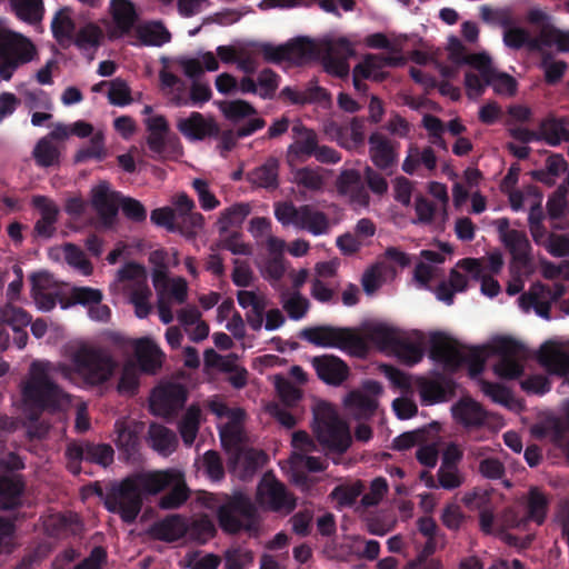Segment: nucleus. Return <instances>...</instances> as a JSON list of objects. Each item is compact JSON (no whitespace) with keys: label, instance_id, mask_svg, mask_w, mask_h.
<instances>
[{"label":"nucleus","instance_id":"nucleus-1","mask_svg":"<svg viewBox=\"0 0 569 569\" xmlns=\"http://www.w3.org/2000/svg\"><path fill=\"white\" fill-rule=\"evenodd\" d=\"M166 489L170 490L158 502L162 510L177 509L189 498L183 473L179 470L134 472L111 490L107 497L106 509L119 515L123 522L132 523L142 509L143 496H154Z\"/></svg>","mask_w":569,"mask_h":569},{"label":"nucleus","instance_id":"nucleus-2","mask_svg":"<svg viewBox=\"0 0 569 569\" xmlns=\"http://www.w3.org/2000/svg\"><path fill=\"white\" fill-rule=\"evenodd\" d=\"M430 356L442 362L445 368L451 372H456L461 366L467 365L469 376L476 378L483 372L489 353L487 347L463 346L442 332H436L430 338Z\"/></svg>","mask_w":569,"mask_h":569},{"label":"nucleus","instance_id":"nucleus-3","mask_svg":"<svg viewBox=\"0 0 569 569\" xmlns=\"http://www.w3.org/2000/svg\"><path fill=\"white\" fill-rule=\"evenodd\" d=\"M313 431L322 447L339 455L349 449L351 445L349 427L330 403L318 405L313 412Z\"/></svg>","mask_w":569,"mask_h":569},{"label":"nucleus","instance_id":"nucleus-4","mask_svg":"<svg viewBox=\"0 0 569 569\" xmlns=\"http://www.w3.org/2000/svg\"><path fill=\"white\" fill-rule=\"evenodd\" d=\"M299 338L321 348H336L355 355H363L368 350L365 338L350 327L320 325L306 327Z\"/></svg>","mask_w":569,"mask_h":569},{"label":"nucleus","instance_id":"nucleus-5","mask_svg":"<svg viewBox=\"0 0 569 569\" xmlns=\"http://www.w3.org/2000/svg\"><path fill=\"white\" fill-rule=\"evenodd\" d=\"M24 401L37 409H56L64 398L60 387L51 380L47 366L34 361L30 367V378L22 387Z\"/></svg>","mask_w":569,"mask_h":569},{"label":"nucleus","instance_id":"nucleus-6","mask_svg":"<svg viewBox=\"0 0 569 569\" xmlns=\"http://www.w3.org/2000/svg\"><path fill=\"white\" fill-rule=\"evenodd\" d=\"M72 363L74 371L90 386L107 382L117 367V362L107 350L91 347L78 349L72 357Z\"/></svg>","mask_w":569,"mask_h":569},{"label":"nucleus","instance_id":"nucleus-7","mask_svg":"<svg viewBox=\"0 0 569 569\" xmlns=\"http://www.w3.org/2000/svg\"><path fill=\"white\" fill-rule=\"evenodd\" d=\"M257 510L250 498L236 493L217 510L220 528L230 535L253 529Z\"/></svg>","mask_w":569,"mask_h":569},{"label":"nucleus","instance_id":"nucleus-8","mask_svg":"<svg viewBox=\"0 0 569 569\" xmlns=\"http://www.w3.org/2000/svg\"><path fill=\"white\" fill-rule=\"evenodd\" d=\"M36 47L21 36L0 28V77L9 81L14 70L33 59Z\"/></svg>","mask_w":569,"mask_h":569},{"label":"nucleus","instance_id":"nucleus-9","mask_svg":"<svg viewBox=\"0 0 569 569\" xmlns=\"http://www.w3.org/2000/svg\"><path fill=\"white\" fill-rule=\"evenodd\" d=\"M64 457L67 469L73 476H79L82 472V461L96 463L102 468L109 467L113 462L114 450L109 443L73 440L67 445Z\"/></svg>","mask_w":569,"mask_h":569},{"label":"nucleus","instance_id":"nucleus-10","mask_svg":"<svg viewBox=\"0 0 569 569\" xmlns=\"http://www.w3.org/2000/svg\"><path fill=\"white\" fill-rule=\"evenodd\" d=\"M491 351L500 356L493 366V371L498 377L513 380L523 375L525 367L521 360L527 358V349L523 343L511 337H500L495 341Z\"/></svg>","mask_w":569,"mask_h":569},{"label":"nucleus","instance_id":"nucleus-11","mask_svg":"<svg viewBox=\"0 0 569 569\" xmlns=\"http://www.w3.org/2000/svg\"><path fill=\"white\" fill-rule=\"evenodd\" d=\"M24 465L16 453L0 459V499L3 509H14L21 505L24 482L18 470Z\"/></svg>","mask_w":569,"mask_h":569},{"label":"nucleus","instance_id":"nucleus-12","mask_svg":"<svg viewBox=\"0 0 569 569\" xmlns=\"http://www.w3.org/2000/svg\"><path fill=\"white\" fill-rule=\"evenodd\" d=\"M257 501L260 506L276 512L290 513L297 506L295 497L272 473H266L259 482Z\"/></svg>","mask_w":569,"mask_h":569},{"label":"nucleus","instance_id":"nucleus-13","mask_svg":"<svg viewBox=\"0 0 569 569\" xmlns=\"http://www.w3.org/2000/svg\"><path fill=\"white\" fill-rule=\"evenodd\" d=\"M188 399V391L180 383H167L156 388L150 397V410L153 415L169 418L181 410Z\"/></svg>","mask_w":569,"mask_h":569},{"label":"nucleus","instance_id":"nucleus-14","mask_svg":"<svg viewBox=\"0 0 569 569\" xmlns=\"http://www.w3.org/2000/svg\"><path fill=\"white\" fill-rule=\"evenodd\" d=\"M172 204L178 231L186 237H194L204 226L203 216L194 211V201L186 192H180L173 197Z\"/></svg>","mask_w":569,"mask_h":569},{"label":"nucleus","instance_id":"nucleus-15","mask_svg":"<svg viewBox=\"0 0 569 569\" xmlns=\"http://www.w3.org/2000/svg\"><path fill=\"white\" fill-rule=\"evenodd\" d=\"M312 367L320 380L331 386H340L349 376L348 365L333 355L313 357Z\"/></svg>","mask_w":569,"mask_h":569},{"label":"nucleus","instance_id":"nucleus-16","mask_svg":"<svg viewBox=\"0 0 569 569\" xmlns=\"http://www.w3.org/2000/svg\"><path fill=\"white\" fill-rule=\"evenodd\" d=\"M336 188L340 196L349 198L350 203L361 207L369 204L370 197L358 170H342L337 178Z\"/></svg>","mask_w":569,"mask_h":569},{"label":"nucleus","instance_id":"nucleus-17","mask_svg":"<svg viewBox=\"0 0 569 569\" xmlns=\"http://www.w3.org/2000/svg\"><path fill=\"white\" fill-rule=\"evenodd\" d=\"M32 206L40 212V218L34 223V234L43 239L51 238L57 230L56 223L58 221L59 208L46 196H34L32 198Z\"/></svg>","mask_w":569,"mask_h":569},{"label":"nucleus","instance_id":"nucleus-18","mask_svg":"<svg viewBox=\"0 0 569 569\" xmlns=\"http://www.w3.org/2000/svg\"><path fill=\"white\" fill-rule=\"evenodd\" d=\"M188 531V521L181 515H169L163 519L156 521L149 528L151 538L164 542H174L183 538Z\"/></svg>","mask_w":569,"mask_h":569},{"label":"nucleus","instance_id":"nucleus-19","mask_svg":"<svg viewBox=\"0 0 569 569\" xmlns=\"http://www.w3.org/2000/svg\"><path fill=\"white\" fill-rule=\"evenodd\" d=\"M178 130L189 140H203L217 136L219 127L213 119H206L200 112L193 111L188 118L180 119Z\"/></svg>","mask_w":569,"mask_h":569},{"label":"nucleus","instance_id":"nucleus-20","mask_svg":"<svg viewBox=\"0 0 569 569\" xmlns=\"http://www.w3.org/2000/svg\"><path fill=\"white\" fill-rule=\"evenodd\" d=\"M132 346L140 369L146 373H156L162 365L163 356L157 343L144 337L136 339Z\"/></svg>","mask_w":569,"mask_h":569},{"label":"nucleus","instance_id":"nucleus-21","mask_svg":"<svg viewBox=\"0 0 569 569\" xmlns=\"http://www.w3.org/2000/svg\"><path fill=\"white\" fill-rule=\"evenodd\" d=\"M537 359L550 375L566 377L569 373V353L560 348L545 343Z\"/></svg>","mask_w":569,"mask_h":569},{"label":"nucleus","instance_id":"nucleus-22","mask_svg":"<svg viewBox=\"0 0 569 569\" xmlns=\"http://www.w3.org/2000/svg\"><path fill=\"white\" fill-rule=\"evenodd\" d=\"M119 193L110 192L107 181L100 182L91 191V203L97 213L107 222L111 221L118 213L116 198Z\"/></svg>","mask_w":569,"mask_h":569},{"label":"nucleus","instance_id":"nucleus-23","mask_svg":"<svg viewBox=\"0 0 569 569\" xmlns=\"http://www.w3.org/2000/svg\"><path fill=\"white\" fill-rule=\"evenodd\" d=\"M453 416L467 428H479L485 425L488 412L476 400L463 398L453 407Z\"/></svg>","mask_w":569,"mask_h":569},{"label":"nucleus","instance_id":"nucleus-24","mask_svg":"<svg viewBox=\"0 0 569 569\" xmlns=\"http://www.w3.org/2000/svg\"><path fill=\"white\" fill-rule=\"evenodd\" d=\"M71 13L69 7H63L56 12L51 21L52 36L63 48H68L72 43L76 33V22Z\"/></svg>","mask_w":569,"mask_h":569},{"label":"nucleus","instance_id":"nucleus-25","mask_svg":"<svg viewBox=\"0 0 569 569\" xmlns=\"http://www.w3.org/2000/svg\"><path fill=\"white\" fill-rule=\"evenodd\" d=\"M369 153L372 162L379 169L386 170L396 161V154L388 138L379 132L369 137Z\"/></svg>","mask_w":569,"mask_h":569},{"label":"nucleus","instance_id":"nucleus-26","mask_svg":"<svg viewBox=\"0 0 569 569\" xmlns=\"http://www.w3.org/2000/svg\"><path fill=\"white\" fill-rule=\"evenodd\" d=\"M279 160L268 158L261 166L247 173V180L260 188L276 189L279 186Z\"/></svg>","mask_w":569,"mask_h":569},{"label":"nucleus","instance_id":"nucleus-27","mask_svg":"<svg viewBox=\"0 0 569 569\" xmlns=\"http://www.w3.org/2000/svg\"><path fill=\"white\" fill-rule=\"evenodd\" d=\"M568 119L565 117H549L540 122V140H545L549 146L556 147L561 141L569 142Z\"/></svg>","mask_w":569,"mask_h":569},{"label":"nucleus","instance_id":"nucleus-28","mask_svg":"<svg viewBox=\"0 0 569 569\" xmlns=\"http://www.w3.org/2000/svg\"><path fill=\"white\" fill-rule=\"evenodd\" d=\"M117 439L116 445L127 459L136 456L140 447V428L138 425L117 421L114 425Z\"/></svg>","mask_w":569,"mask_h":569},{"label":"nucleus","instance_id":"nucleus-29","mask_svg":"<svg viewBox=\"0 0 569 569\" xmlns=\"http://www.w3.org/2000/svg\"><path fill=\"white\" fill-rule=\"evenodd\" d=\"M463 270L470 273L473 279L481 281V292L490 298L498 296L500 292L499 282L491 276L483 273L481 262L476 258H465L458 263Z\"/></svg>","mask_w":569,"mask_h":569},{"label":"nucleus","instance_id":"nucleus-30","mask_svg":"<svg viewBox=\"0 0 569 569\" xmlns=\"http://www.w3.org/2000/svg\"><path fill=\"white\" fill-rule=\"evenodd\" d=\"M297 228L308 230L315 236L327 233L329 220L325 212L315 210L309 204L300 206V217Z\"/></svg>","mask_w":569,"mask_h":569},{"label":"nucleus","instance_id":"nucleus-31","mask_svg":"<svg viewBox=\"0 0 569 569\" xmlns=\"http://www.w3.org/2000/svg\"><path fill=\"white\" fill-rule=\"evenodd\" d=\"M136 37L141 46L161 47L171 40V33L162 22H151L139 26Z\"/></svg>","mask_w":569,"mask_h":569},{"label":"nucleus","instance_id":"nucleus-32","mask_svg":"<svg viewBox=\"0 0 569 569\" xmlns=\"http://www.w3.org/2000/svg\"><path fill=\"white\" fill-rule=\"evenodd\" d=\"M451 380L440 377L439 379H425L418 380V388L422 402L433 405L445 400L447 390L451 386Z\"/></svg>","mask_w":569,"mask_h":569},{"label":"nucleus","instance_id":"nucleus-33","mask_svg":"<svg viewBox=\"0 0 569 569\" xmlns=\"http://www.w3.org/2000/svg\"><path fill=\"white\" fill-rule=\"evenodd\" d=\"M251 212V206L238 202L224 209L217 221L220 234H224L231 227H240Z\"/></svg>","mask_w":569,"mask_h":569},{"label":"nucleus","instance_id":"nucleus-34","mask_svg":"<svg viewBox=\"0 0 569 569\" xmlns=\"http://www.w3.org/2000/svg\"><path fill=\"white\" fill-rule=\"evenodd\" d=\"M286 47L288 61L295 64H303L318 54L316 44L308 38H297L286 43Z\"/></svg>","mask_w":569,"mask_h":569},{"label":"nucleus","instance_id":"nucleus-35","mask_svg":"<svg viewBox=\"0 0 569 569\" xmlns=\"http://www.w3.org/2000/svg\"><path fill=\"white\" fill-rule=\"evenodd\" d=\"M502 242L511 253L513 260L521 263L529 261L531 244L523 231L511 230V232L507 233L506 239Z\"/></svg>","mask_w":569,"mask_h":569},{"label":"nucleus","instance_id":"nucleus-36","mask_svg":"<svg viewBox=\"0 0 569 569\" xmlns=\"http://www.w3.org/2000/svg\"><path fill=\"white\" fill-rule=\"evenodd\" d=\"M111 11L117 28L122 33H128L137 20V12L133 3L129 0H112Z\"/></svg>","mask_w":569,"mask_h":569},{"label":"nucleus","instance_id":"nucleus-37","mask_svg":"<svg viewBox=\"0 0 569 569\" xmlns=\"http://www.w3.org/2000/svg\"><path fill=\"white\" fill-rule=\"evenodd\" d=\"M549 500L546 495L533 487L529 490L527 500V520L533 521L537 525H542L547 517Z\"/></svg>","mask_w":569,"mask_h":569},{"label":"nucleus","instance_id":"nucleus-38","mask_svg":"<svg viewBox=\"0 0 569 569\" xmlns=\"http://www.w3.org/2000/svg\"><path fill=\"white\" fill-rule=\"evenodd\" d=\"M201 410L198 406H190L181 421L179 422V432L186 446H191L198 435L200 426Z\"/></svg>","mask_w":569,"mask_h":569},{"label":"nucleus","instance_id":"nucleus-39","mask_svg":"<svg viewBox=\"0 0 569 569\" xmlns=\"http://www.w3.org/2000/svg\"><path fill=\"white\" fill-rule=\"evenodd\" d=\"M393 62L392 58L383 54L368 53L363 57L362 61L356 66H362L363 70L369 73V79L375 82H382L387 79L388 72L383 71V68L391 66Z\"/></svg>","mask_w":569,"mask_h":569},{"label":"nucleus","instance_id":"nucleus-40","mask_svg":"<svg viewBox=\"0 0 569 569\" xmlns=\"http://www.w3.org/2000/svg\"><path fill=\"white\" fill-rule=\"evenodd\" d=\"M106 156L104 136L101 131H98L92 134L87 146H83L76 152L73 159L76 163H83L89 159L101 161Z\"/></svg>","mask_w":569,"mask_h":569},{"label":"nucleus","instance_id":"nucleus-41","mask_svg":"<svg viewBox=\"0 0 569 569\" xmlns=\"http://www.w3.org/2000/svg\"><path fill=\"white\" fill-rule=\"evenodd\" d=\"M540 46L557 47L559 51H569V31H562L549 23H543L539 31Z\"/></svg>","mask_w":569,"mask_h":569},{"label":"nucleus","instance_id":"nucleus-42","mask_svg":"<svg viewBox=\"0 0 569 569\" xmlns=\"http://www.w3.org/2000/svg\"><path fill=\"white\" fill-rule=\"evenodd\" d=\"M103 38L101 28L92 22L81 27L73 36L72 43L80 50L98 48Z\"/></svg>","mask_w":569,"mask_h":569},{"label":"nucleus","instance_id":"nucleus-43","mask_svg":"<svg viewBox=\"0 0 569 569\" xmlns=\"http://www.w3.org/2000/svg\"><path fill=\"white\" fill-rule=\"evenodd\" d=\"M347 405L355 410L360 419L372 417L378 408L377 400L363 392L352 391L347 398Z\"/></svg>","mask_w":569,"mask_h":569},{"label":"nucleus","instance_id":"nucleus-44","mask_svg":"<svg viewBox=\"0 0 569 569\" xmlns=\"http://www.w3.org/2000/svg\"><path fill=\"white\" fill-rule=\"evenodd\" d=\"M396 356L408 366L420 362L423 358V349L420 343L412 342L406 338L399 337L392 348Z\"/></svg>","mask_w":569,"mask_h":569},{"label":"nucleus","instance_id":"nucleus-45","mask_svg":"<svg viewBox=\"0 0 569 569\" xmlns=\"http://www.w3.org/2000/svg\"><path fill=\"white\" fill-rule=\"evenodd\" d=\"M149 436L152 441V447L160 452L171 451L177 445L174 432L162 425L151 423L149 427Z\"/></svg>","mask_w":569,"mask_h":569},{"label":"nucleus","instance_id":"nucleus-46","mask_svg":"<svg viewBox=\"0 0 569 569\" xmlns=\"http://www.w3.org/2000/svg\"><path fill=\"white\" fill-rule=\"evenodd\" d=\"M103 298L102 291L91 287H73L68 296V301L62 306L67 308L69 306L81 305L90 307L93 303L101 302Z\"/></svg>","mask_w":569,"mask_h":569},{"label":"nucleus","instance_id":"nucleus-47","mask_svg":"<svg viewBox=\"0 0 569 569\" xmlns=\"http://www.w3.org/2000/svg\"><path fill=\"white\" fill-rule=\"evenodd\" d=\"M281 77L270 68L262 69L257 78V94L263 100H271L280 86Z\"/></svg>","mask_w":569,"mask_h":569},{"label":"nucleus","instance_id":"nucleus-48","mask_svg":"<svg viewBox=\"0 0 569 569\" xmlns=\"http://www.w3.org/2000/svg\"><path fill=\"white\" fill-rule=\"evenodd\" d=\"M216 535V527L211 519L203 516L199 519L193 520L191 523L188 522V538L200 545L206 543Z\"/></svg>","mask_w":569,"mask_h":569},{"label":"nucleus","instance_id":"nucleus-49","mask_svg":"<svg viewBox=\"0 0 569 569\" xmlns=\"http://www.w3.org/2000/svg\"><path fill=\"white\" fill-rule=\"evenodd\" d=\"M293 181L298 187H302L309 191H320L325 186V179L320 173V169L303 167L293 172Z\"/></svg>","mask_w":569,"mask_h":569},{"label":"nucleus","instance_id":"nucleus-50","mask_svg":"<svg viewBox=\"0 0 569 569\" xmlns=\"http://www.w3.org/2000/svg\"><path fill=\"white\" fill-rule=\"evenodd\" d=\"M503 41L507 47L516 50L523 47H529L530 49L540 48L539 36L532 39L527 30L517 27L505 31Z\"/></svg>","mask_w":569,"mask_h":569},{"label":"nucleus","instance_id":"nucleus-51","mask_svg":"<svg viewBox=\"0 0 569 569\" xmlns=\"http://www.w3.org/2000/svg\"><path fill=\"white\" fill-rule=\"evenodd\" d=\"M367 338L382 349H392L399 335L398 331L386 325H375L367 329Z\"/></svg>","mask_w":569,"mask_h":569},{"label":"nucleus","instance_id":"nucleus-52","mask_svg":"<svg viewBox=\"0 0 569 569\" xmlns=\"http://www.w3.org/2000/svg\"><path fill=\"white\" fill-rule=\"evenodd\" d=\"M14 10L17 16L29 23H37L43 17V2L42 0H16Z\"/></svg>","mask_w":569,"mask_h":569},{"label":"nucleus","instance_id":"nucleus-53","mask_svg":"<svg viewBox=\"0 0 569 569\" xmlns=\"http://www.w3.org/2000/svg\"><path fill=\"white\" fill-rule=\"evenodd\" d=\"M31 315L24 309L10 302L0 308V322L11 328L27 327L31 322Z\"/></svg>","mask_w":569,"mask_h":569},{"label":"nucleus","instance_id":"nucleus-54","mask_svg":"<svg viewBox=\"0 0 569 569\" xmlns=\"http://www.w3.org/2000/svg\"><path fill=\"white\" fill-rule=\"evenodd\" d=\"M567 170V161L562 154L553 153L546 160V170H536L532 178L542 183H550V177H558Z\"/></svg>","mask_w":569,"mask_h":569},{"label":"nucleus","instance_id":"nucleus-55","mask_svg":"<svg viewBox=\"0 0 569 569\" xmlns=\"http://www.w3.org/2000/svg\"><path fill=\"white\" fill-rule=\"evenodd\" d=\"M220 109L223 116L232 122L257 114V109L246 100L222 102Z\"/></svg>","mask_w":569,"mask_h":569},{"label":"nucleus","instance_id":"nucleus-56","mask_svg":"<svg viewBox=\"0 0 569 569\" xmlns=\"http://www.w3.org/2000/svg\"><path fill=\"white\" fill-rule=\"evenodd\" d=\"M317 147V134L312 130H306V132L289 147V153L297 158L315 157Z\"/></svg>","mask_w":569,"mask_h":569},{"label":"nucleus","instance_id":"nucleus-57","mask_svg":"<svg viewBox=\"0 0 569 569\" xmlns=\"http://www.w3.org/2000/svg\"><path fill=\"white\" fill-rule=\"evenodd\" d=\"M211 97L212 92L208 84L194 81L190 88L189 99L182 98L181 96L177 94L173 97L172 101L176 106H201L208 102L211 99Z\"/></svg>","mask_w":569,"mask_h":569},{"label":"nucleus","instance_id":"nucleus-58","mask_svg":"<svg viewBox=\"0 0 569 569\" xmlns=\"http://www.w3.org/2000/svg\"><path fill=\"white\" fill-rule=\"evenodd\" d=\"M276 389L282 406L287 408H296L302 398V391L291 381L279 378Z\"/></svg>","mask_w":569,"mask_h":569},{"label":"nucleus","instance_id":"nucleus-59","mask_svg":"<svg viewBox=\"0 0 569 569\" xmlns=\"http://www.w3.org/2000/svg\"><path fill=\"white\" fill-rule=\"evenodd\" d=\"M33 156L40 167H51L59 161L60 152L58 148L48 139L38 141Z\"/></svg>","mask_w":569,"mask_h":569},{"label":"nucleus","instance_id":"nucleus-60","mask_svg":"<svg viewBox=\"0 0 569 569\" xmlns=\"http://www.w3.org/2000/svg\"><path fill=\"white\" fill-rule=\"evenodd\" d=\"M540 68L545 71V80L548 84L558 83L566 70L567 63L565 61H555L550 53H543Z\"/></svg>","mask_w":569,"mask_h":569},{"label":"nucleus","instance_id":"nucleus-61","mask_svg":"<svg viewBox=\"0 0 569 569\" xmlns=\"http://www.w3.org/2000/svg\"><path fill=\"white\" fill-rule=\"evenodd\" d=\"M487 86L493 88L499 94L512 96L517 90V82L515 78L505 72L495 71L483 80Z\"/></svg>","mask_w":569,"mask_h":569},{"label":"nucleus","instance_id":"nucleus-62","mask_svg":"<svg viewBox=\"0 0 569 569\" xmlns=\"http://www.w3.org/2000/svg\"><path fill=\"white\" fill-rule=\"evenodd\" d=\"M151 296V290L147 286V283H139L130 295V301L133 303L136 308V315L138 318H146L151 311V305L149 303V298Z\"/></svg>","mask_w":569,"mask_h":569},{"label":"nucleus","instance_id":"nucleus-63","mask_svg":"<svg viewBox=\"0 0 569 569\" xmlns=\"http://www.w3.org/2000/svg\"><path fill=\"white\" fill-rule=\"evenodd\" d=\"M366 118L353 117L348 127H338L337 134L342 139L346 134L350 133V139L353 147L362 146L366 140Z\"/></svg>","mask_w":569,"mask_h":569},{"label":"nucleus","instance_id":"nucleus-64","mask_svg":"<svg viewBox=\"0 0 569 569\" xmlns=\"http://www.w3.org/2000/svg\"><path fill=\"white\" fill-rule=\"evenodd\" d=\"M108 99L113 106L123 107L130 104L132 101L131 90L127 82L120 78L113 79L110 82Z\"/></svg>","mask_w":569,"mask_h":569}]
</instances>
